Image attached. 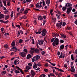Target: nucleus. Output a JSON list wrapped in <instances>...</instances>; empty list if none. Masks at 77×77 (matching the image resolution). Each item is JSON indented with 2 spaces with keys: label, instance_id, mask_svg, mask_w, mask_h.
<instances>
[{
  "label": "nucleus",
  "instance_id": "1",
  "mask_svg": "<svg viewBox=\"0 0 77 77\" xmlns=\"http://www.w3.org/2000/svg\"><path fill=\"white\" fill-rule=\"evenodd\" d=\"M66 7L67 8H68V7L69 8H67L66 13L68 15H69L71 13V12L72 9V7H71L72 6V4L69 2H67L66 4Z\"/></svg>",
  "mask_w": 77,
  "mask_h": 77
},
{
  "label": "nucleus",
  "instance_id": "2",
  "mask_svg": "<svg viewBox=\"0 0 77 77\" xmlns=\"http://www.w3.org/2000/svg\"><path fill=\"white\" fill-rule=\"evenodd\" d=\"M59 40L57 38H56L52 43L53 46H56L59 44Z\"/></svg>",
  "mask_w": 77,
  "mask_h": 77
},
{
  "label": "nucleus",
  "instance_id": "3",
  "mask_svg": "<svg viewBox=\"0 0 77 77\" xmlns=\"http://www.w3.org/2000/svg\"><path fill=\"white\" fill-rule=\"evenodd\" d=\"M40 59V56L39 55H36L32 59V62H35L37 60H38Z\"/></svg>",
  "mask_w": 77,
  "mask_h": 77
},
{
  "label": "nucleus",
  "instance_id": "4",
  "mask_svg": "<svg viewBox=\"0 0 77 77\" xmlns=\"http://www.w3.org/2000/svg\"><path fill=\"white\" fill-rule=\"evenodd\" d=\"M41 32H42V35L43 36H44L46 35L47 34V30L46 29H43L42 31H41Z\"/></svg>",
  "mask_w": 77,
  "mask_h": 77
},
{
  "label": "nucleus",
  "instance_id": "5",
  "mask_svg": "<svg viewBox=\"0 0 77 77\" xmlns=\"http://www.w3.org/2000/svg\"><path fill=\"white\" fill-rule=\"evenodd\" d=\"M19 54L20 56H21L22 57H24L26 56V53L22 52L20 53Z\"/></svg>",
  "mask_w": 77,
  "mask_h": 77
},
{
  "label": "nucleus",
  "instance_id": "6",
  "mask_svg": "<svg viewBox=\"0 0 77 77\" xmlns=\"http://www.w3.org/2000/svg\"><path fill=\"white\" fill-rule=\"evenodd\" d=\"M14 50H15V51L16 52V51H19V49H17L15 47H13L11 48L10 49V51H14Z\"/></svg>",
  "mask_w": 77,
  "mask_h": 77
},
{
  "label": "nucleus",
  "instance_id": "7",
  "mask_svg": "<svg viewBox=\"0 0 77 77\" xmlns=\"http://www.w3.org/2000/svg\"><path fill=\"white\" fill-rule=\"evenodd\" d=\"M65 54H62V53L61 52L60 55L59 57V59H62V58H63V59H64L65 58Z\"/></svg>",
  "mask_w": 77,
  "mask_h": 77
},
{
  "label": "nucleus",
  "instance_id": "8",
  "mask_svg": "<svg viewBox=\"0 0 77 77\" xmlns=\"http://www.w3.org/2000/svg\"><path fill=\"white\" fill-rule=\"evenodd\" d=\"M44 41L43 40H39L38 42V43L40 45H42L43 44V43Z\"/></svg>",
  "mask_w": 77,
  "mask_h": 77
},
{
  "label": "nucleus",
  "instance_id": "9",
  "mask_svg": "<svg viewBox=\"0 0 77 77\" xmlns=\"http://www.w3.org/2000/svg\"><path fill=\"white\" fill-rule=\"evenodd\" d=\"M62 23H63L62 21H61L60 22V23H57L56 24V26L57 27H60V28H61V26H62Z\"/></svg>",
  "mask_w": 77,
  "mask_h": 77
},
{
  "label": "nucleus",
  "instance_id": "10",
  "mask_svg": "<svg viewBox=\"0 0 77 77\" xmlns=\"http://www.w3.org/2000/svg\"><path fill=\"white\" fill-rule=\"evenodd\" d=\"M32 49L33 50L34 53H38L39 51V50L37 48L35 49V48H32Z\"/></svg>",
  "mask_w": 77,
  "mask_h": 77
},
{
  "label": "nucleus",
  "instance_id": "11",
  "mask_svg": "<svg viewBox=\"0 0 77 77\" xmlns=\"http://www.w3.org/2000/svg\"><path fill=\"white\" fill-rule=\"evenodd\" d=\"M14 63L15 65H17L18 64L20 63V61L18 60H15L14 61Z\"/></svg>",
  "mask_w": 77,
  "mask_h": 77
},
{
  "label": "nucleus",
  "instance_id": "12",
  "mask_svg": "<svg viewBox=\"0 0 77 77\" xmlns=\"http://www.w3.org/2000/svg\"><path fill=\"white\" fill-rule=\"evenodd\" d=\"M31 0H23V4H25L26 3H29V2H30Z\"/></svg>",
  "mask_w": 77,
  "mask_h": 77
},
{
  "label": "nucleus",
  "instance_id": "13",
  "mask_svg": "<svg viewBox=\"0 0 77 77\" xmlns=\"http://www.w3.org/2000/svg\"><path fill=\"white\" fill-rule=\"evenodd\" d=\"M31 74L32 77H34V76H35V73L34 72V71L33 70H31Z\"/></svg>",
  "mask_w": 77,
  "mask_h": 77
},
{
  "label": "nucleus",
  "instance_id": "14",
  "mask_svg": "<svg viewBox=\"0 0 77 77\" xmlns=\"http://www.w3.org/2000/svg\"><path fill=\"white\" fill-rule=\"evenodd\" d=\"M71 72H74L75 71V69H74V66H71Z\"/></svg>",
  "mask_w": 77,
  "mask_h": 77
},
{
  "label": "nucleus",
  "instance_id": "15",
  "mask_svg": "<svg viewBox=\"0 0 77 77\" xmlns=\"http://www.w3.org/2000/svg\"><path fill=\"white\" fill-rule=\"evenodd\" d=\"M54 68L55 69H57L58 71H60V72H64V71H63V70L61 69L57 68L56 67H54Z\"/></svg>",
  "mask_w": 77,
  "mask_h": 77
},
{
  "label": "nucleus",
  "instance_id": "16",
  "mask_svg": "<svg viewBox=\"0 0 77 77\" xmlns=\"http://www.w3.org/2000/svg\"><path fill=\"white\" fill-rule=\"evenodd\" d=\"M60 35H61V37H62L63 38H66V35H64L63 33L60 34Z\"/></svg>",
  "mask_w": 77,
  "mask_h": 77
},
{
  "label": "nucleus",
  "instance_id": "17",
  "mask_svg": "<svg viewBox=\"0 0 77 77\" xmlns=\"http://www.w3.org/2000/svg\"><path fill=\"white\" fill-rule=\"evenodd\" d=\"M33 68L34 69H36V68H37L38 67V66H37V64L34 63L33 65Z\"/></svg>",
  "mask_w": 77,
  "mask_h": 77
},
{
  "label": "nucleus",
  "instance_id": "18",
  "mask_svg": "<svg viewBox=\"0 0 77 77\" xmlns=\"http://www.w3.org/2000/svg\"><path fill=\"white\" fill-rule=\"evenodd\" d=\"M32 48H31V50L29 51V52H30V54H33V53H34L35 52H34V50L32 49Z\"/></svg>",
  "mask_w": 77,
  "mask_h": 77
},
{
  "label": "nucleus",
  "instance_id": "19",
  "mask_svg": "<svg viewBox=\"0 0 77 77\" xmlns=\"http://www.w3.org/2000/svg\"><path fill=\"white\" fill-rule=\"evenodd\" d=\"M46 3L48 5V6H49V5L50 3V0H47Z\"/></svg>",
  "mask_w": 77,
  "mask_h": 77
},
{
  "label": "nucleus",
  "instance_id": "20",
  "mask_svg": "<svg viewBox=\"0 0 77 77\" xmlns=\"http://www.w3.org/2000/svg\"><path fill=\"white\" fill-rule=\"evenodd\" d=\"M64 45H61L60 46L59 49L60 50H63V48H64Z\"/></svg>",
  "mask_w": 77,
  "mask_h": 77
},
{
  "label": "nucleus",
  "instance_id": "21",
  "mask_svg": "<svg viewBox=\"0 0 77 77\" xmlns=\"http://www.w3.org/2000/svg\"><path fill=\"white\" fill-rule=\"evenodd\" d=\"M38 20H43V18L41 16H39L38 17Z\"/></svg>",
  "mask_w": 77,
  "mask_h": 77
},
{
  "label": "nucleus",
  "instance_id": "22",
  "mask_svg": "<svg viewBox=\"0 0 77 77\" xmlns=\"http://www.w3.org/2000/svg\"><path fill=\"white\" fill-rule=\"evenodd\" d=\"M5 17V15L3 14H0V20L3 18Z\"/></svg>",
  "mask_w": 77,
  "mask_h": 77
},
{
  "label": "nucleus",
  "instance_id": "23",
  "mask_svg": "<svg viewBox=\"0 0 77 77\" xmlns=\"http://www.w3.org/2000/svg\"><path fill=\"white\" fill-rule=\"evenodd\" d=\"M32 57V55L30 54H29L27 56L26 59H29Z\"/></svg>",
  "mask_w": 77,
  "mask_h": 77
},
{
  "label": "nucleus",
  "instance_id": "24",
  "mask_svg": "<svg viewBox=\"0 0 77 77\" xmlns=\"http://www.w3.org/2000/svg\"><path fill=\"white\" fill-rule=\"evenodd\" d=\"M67 8V7H66V5H65V7H63L62 8L63 11H65V10H66Z\"/></svg>",
  "mask_w": 77,
  "mask_h": 77
},
{
  "label": "nucleus",
  "instance_id": "25",
  "mask_svg": "<svg viewBox=\"0 0 77 77\" xmlns=\"http://www.w3.org/2000/svg\"><path fill=\"white\" fill-rule=\"evenodd\" d=\"M26 69H27V70H29L30 69H31V67L28 66H26Z\"/></svg>",
  "mask_w": 77,
  "mask_h": 77
},
{
  "label": "nucleus",
  "instance_id": "26",
  "mask_svg": "<svg viewBox=\"0 0 77 77\" xmlns=\"http://www.w3.org/2000/svg\"><path fill=\"white\" fill-rule=\"evenodd\" d=\"M14 72H15V73H16V74H18V73H20V71L17 69L14 70Z\"/></svg>",
  "mask_w": 77,
  "mask_h": 77
},
{
  "label": "nucleus",
  "instance_id": "27",
  "mask_svg": "<svg viewBox=\"0 0 77 77\" xmlns=\"http://www.w3.org/2000/svg\"><path fill=\"white\" fill-rule=\"evenodd\" d=\"M3 3L4 4L5 6H6V1L5 0H2Z\"/></svg>",
  "mask_w": 77,
  "mask_h": 77
},
{
  "label": "nucleus",
  "instance_id": "28",
  "mask_svg": "<svg viewBox=\"0 0 77 77\" xmlns=\"http://www.w3.org/2000/svg\"><path fill=\"white\" fill-rule=\"evenodd\" d=\"M33 63H29L28 64V66H29L30 67H31V68H32V64Z\"/></svg>",
  "mask_w": 77,
  "mask_h": 77
},
{
  "label": "nucleus",
  "instance_id": "29",
  "mask_svg": "<svg viewBox=\"0 0 77 77\" xmlns=\"http://www.w3.org/2000/svg\"><path fill=\"white\" fill-rule=\"evenodd\" d=\"M53 35L54 36H55L57 37H58L59 36V34L57 33H54Z\"/></svg>",
  "mask_w": 77,
  "mask_h": 77
},
{
  "label": "nucleus",
  "instance_id": "30",
  "mask_svg": "<svg viewBox=\"0 0 77 77\" xmlns=\"http://www.w3.org/2000/svg\"><path fill=\"white\" fill-rule=\"evenodd\" d=\"M9 18V15L8 14L5 17V20H8Z\"/></svg>",
  "mask_w": 77,
  "mask_h": 77
},
{
  "label": "nucleus",
  "instance_id": "31",
  "mask_svg": "<svg viewBox=\"0 0 77 77\" xmlns=\"http://www.w3.org/2000/svg\"><path fill=\"white\" fill-rule=\"evenodd\" d=\"M39 4L40 3L39 2L36 5V8L38 9H39Z\"/></svg>",
  "mask_w": 77,
  "mask_h": 77
},
{
  "label": "nucleus",
  "instance_id": "32",
  "mask_svg": "<svg viewBox=\"0 0 77 77\" xmlns=\"http://www.w3.org/2000/svg\"><path fill=\"white\" fill-rule=\"evenodd\" d=\"M56 18H54L53 20L52 23H54V24H55V23H56Z\"/></svg>",
  "mask_w": 77,
  "mask_h": 77
},
{
  "label": "nucleus",
  "instance_id": "33",
  "mask_svg": "<svg viewBox=\"0 0 77 77\" xmlns=\"http://www.w3.org/2000/svg\"><path fill=\"white\" fill-rule=\"evenodd\" d=\"M60 15H58L57 14H56V16L57 17V19H58V20H59V19H60Z\"/></svg>",
  "mask_w": 77,
  "mask_h": 77
},
{
  "label": "nucleus",
  "instance_id": "34",
  "mask_svg": "<svg viewBox=\"0 0 77 77\" xmlns=\"http://www.w3.org/2000/svg\"><path fill=\"white\" fill-rule=\"evenodd\" d=\"M11 45H12V46H15V42H12L11 44Z\"/></svg>",
  "mask_w": 77,
  "mask_h": 77
},
{
  "label": "nucleus",
  "instance_id": "35",
  "mask_svg": "<svg viewBox=\"0 0 77 77\" xmlns=\"http://www.w3.org/2000/svg\"><path fill=\"white\" fill-rule=\"evenodd\" d=\"M7 5L8 6H11V3H10V1H8L7 2Z\"/></svg>",
  "mask_w": 77,
  "mask_h": 77
},
{
  "label": "nucleus",
  "instance_id": "36",
  "mask_svg": "<svg viewBox=\"0 0 77 77\" xmlns=\"http://www.w3.org/2000/svg\"><path fill=\"white\" fill-rule=\"evenodd\" d=\"M8 12H9V11H8L6 10L5 11H4V13L5 14H8Z\"/></svg>",
  "mask_w": 77,
  "mask_h": 77
},
{
  "label": "nucleus",
  "instance_id": "37",
  "mask_svg": "<svg viewBox=\"0 0 77 77\" xmlns=\"http://www.w3.org/2000/svg\"><path fill=\"white\" fill-rule=\"evenodd\" d=\"M24 12L25 15H26L28 13V11L27 10H26L24 11Z\"/></svg>",
  "mask_w": 77,
  "mask_h": 77
},
{
  "label": "nucleus",
  "instance_id": "38",
  "mask_svg": "<svg viewBox=\"0 0 77 77\" xmlns=\"http://www.w3.org/2000/svg\"><path fill=\"white\" fill-rule=\"evenodd\" d=\"M71 29V26H68L67 28V30H70Z\"/></svg>",
  "mask_w": 77,
  "mask_h": 77
},
{
  "label": "nucleus",
  "instance_id": "39",
  "mask_svg": "<svg viewBox=\"0 0 77 77\" xmlns=\"http://www.w3.org/2000/svg\"><path fill=\"white\" fill-rule=\"evenodd\" d=\"M57 13H58V14H59V15H61V13L58 10H57Z\"/></svg>",
  "mask_w": 77,
  "mask_h": 77
},
{
  "label": "nucleus",
  "instance_id": "40",
  "mask_svg": "<svg viewBox=\"0 0 77 77\" xmlns=\"http://www.w3.org/2000/svg\"><path fill=\"white\" fill-rule=\"evenodd\" d=\"M23 40L21 39H20L19 41V43H20V44H21V43L23 42Z\"/></svg>",
  "mask_w": 77,
  "mask_h": 77
},
{
  "label": "nucleus",
  "instance_id": "41",
  "mask_svg": "<svg viewBox=\"0 0 77 77\" xmlns=\"http://www.w3.org/2000/svg\"><path fill=\"white\" fill-rule=\"evenodd\" d=\"M3 6V5H2V1L0 0V8H2Z\"/></svg>",
  "mask_w": 77,
  "mask_h": 77
},
{
  "label": "nucleus",
  "instance_id": "42",
  "mask_svg": "<svg viewBox=\"0 0 77 77\" xmlns=\"http://www.w3.org/2000/svg\"><path fill=\"white\" fill-rule=\"evenodd\" d=\"M20 73H21V74H24V72H23V70H22V69H20Z\"/></svg>",
  "mask_w": 77,
  "mask_h": 77
},
{
  "label": "nucleus",
  "instance_id": "43",
  "mask_svg": "<svg viewBox=\"0 0 77 77\" xmlns=\"http://www.w3.org/2000/svg\"><path fill=\"white\" fill-rule=\"evenodd\" d=\"M23 51L26 53H28V51H27V49H24L23 50Z\"/></svg>",
  "mask_w": 77,
  "mask_h": 77
},
{
  "label": "nucleus",
  "instance_id": "44",
  "mask_svg": "<svg viewBox=\"0 0 77 77\" xmlns=\"http://www.w3.org/2000/svg\"><path fill=\"white\" fill-rule=\"evenodd\" d=\"M42 3H43V6H46V5H45V1H43L42 2Z\"/></svg>",
  "mask_w": 77,
  "mask_h": 77
},
{
  "label": "nucleus",
  "instance_id": "45",
  "mask_svg": "<svg viewBox=\"0 0 77 77\" xmlns=\"http://www.w3.org/2000/svg\"><path fill=\"white\" fill-rule=\"evenodd\" d=\"M24 11V8H21L20 10V12H21V13H22Z\"/></svg>",
  "mask_w": 77,
  "mask_h": 77
},
{
  "label": "nucleus",
  "instance_id": "46",
  "mask_svg": "<svg viewBox=\"0 0 77 77\" xmlns=\"http://www.w3.org/2000/svg\"><path fill=\"white\" fill-rule=\"evenodd\" d=\"M71 58L72 60H74V57H73V55H71Z\"/></svg>",
  "mask_w": 77,
  "mask_h": 77
},
{
  "label": "nucleus",
  "instance_id": "47",
  "mask_svg": "<svg viewBox=\"0 0 77 77\" xmlns=\"http://www.w3.org/2000/svg\"><path fill=\"white\" fill-rule=\"evenodd\" d=\"M11 18H12V17H14V14H13V12H11Z\"/></svg>",
  "mask_w": 77,
  "mask_h": 77
},
{
  "label": "nucleus",
  "instance_id": "48",
  "mask_svg": "<svg viewBox=\"0 0 77 77\" xmlns=\"http://www.w3.org/2000/svg\"><path fill=\"white\" fill-rule=\"evenodd\" d=\"M56 39V37H55L54 38H52L51 40V42H53V41H54V39Z\"/></svg>",
  "mask_w": 77,
  "mask_h": 77
},
{
  "label": "nucleus",
  "instance_id": "49",
  "mask_svg": "<svg viewBox=\"0 0 77 77\" xmlns=\"http://www.w3.org/2000/svg\"><path fill=\"white\" fill-rule=\"evenodd\" d=\"M17 36L18 37L20 36V32L19 31H17Z\"/></svg>",
  "mask_w": 77,
  "mask_h": 77
},
{
  "label": "nucleus",
  "instance_id": "50",
  "mask_svg": "<svg viewBox=\"0 0 77 77\" xmlns=\"http://www.w3.org/2000/svg\"><path fill=\"white\" fill-rule=\"evenodd\" d=\"M45 23H46V20H44L43 23V25H45Z\"/></svg>",
  "mask_w": 77,
  "mask_h": 77
},
{
  "label": "nucleus",
  "instance_id": "51",
  "mask_svg": "<svg viewBox=\"0 0 77 77\" xmlns=\"http://www.w3.org/2000/svg\"><path fill=\"white\" fill-rule=\"evenodd\" d=\"M37 66H41V63H40V62H38L37 64Z\"/></svg>",
  "mask_w": 77,
  "mask_h": 77
},
{
  "label": "nucleus",
  "instance_id": "52",
  "mask_svg": "<svg viewBox=\"0 0 77 77\" xmlns=\"http://www.w3.org/2000/svg\"><path fill=\"white\" fill-rule=\"evenodd\" d=\"M16 27H18V28H19V29H20V25H16Z\"/></svg>",
  "mask_w": 77,
  "mask_h": 77
},
{
  "label": "nucleus",
  "instance_id": "53",
  "mask_svg": "<svg viewBox=\"0 0 77 77\" xmlns=\"http://www.w3.org/2000/svg\"><path fill=\"white\" fill-rule=\"evenodd\" d=\"M16 67L17 69H18V70H20V69H20V67H18L17 66H16Z\"/></svg>",
  "mask_w": 77,
  "mask_h": 77
},
{
  "label": "nucleus",
  "instance_id": "54",
  "mask_svg": "<svg viewBox=\"0 0 77 77\" xmlns=\"http://www.w3.org/2000/svg\"><path fill=\"white\" fill-rule=\"evenodd\" d=\"M0 22L1 23H5V21H4L3 20H0Z\"/></svg>",
  "mask_w": 77,
  "mask_h": 77
},
{
  "label": "nucleus",
  "instance_id": "55",
  "mask_svg": "<svg viewBox=\"0 0 77 77\" xmlns=\"http://www.w3.org/2000/svg\"><path fill=\"white\" fill-rule=\"evenodd\" d=\"M60 42L61 44H62V43L64 42V41L63 40H60Z\"/></svg>",
  "mask_w": 77,
  "mask_h": 77
},
{
  "label": "nucleus",
  "instance_id": "56",
  "mask_svg": "<svg viewBox=\"0 0 77 77\" xmlns=\"http://www.w3.org/2000/svg\"><path fill=\"white\" fill-rule=\"evenodd\" d=\"M67 66H67V65L66 64H64V67L65 68H66L67 67Z\"/></svg>",
  "mask_w": 77,
  "mask_h": 77
},
{
  "label": "nucleus",
  "instance_id": "57",
  "mask_svg": "<svg viewBox=\"0 0 77 77\" xmlns=\"http://www.w3.org/2000/svg\"><path fill=\"white\" fill-rule=\"evenodd\" d=\"M41 77H45V74H42L41 76Z\"/></svg>",
  "mask_w": 77,
  "mask_h": 77
},
{
  "label": "nucleus",
  "instance_id": "58",
  "mask_svg": "<svg viewBox=\"0 0 77 77\" xmlns=\"http://www.w3.org/2000/svg\"><path fill=\"white\" fill-rule=\"evenodd\" d=\"M35 33L36 34H40V33H41V32H35Z\"/></svg>",
  "mask_w": 77,
  "mask_h": 77
},
{
  "label": "nucleus",
  "instance_id": "59",
  "mask_svg": "<svg viewBox=\"0 0 77 77\" xmlns=\"http://www.w3.org/2000/svg\"><path fill=\"white\" fill-rule=\"evenodd\" d=\"M44 71H45V72H48V69H44Z\"/></svg>",
  "mask_w": 77,
  "mask_h": 77
},
{
  "label": "nucleus",
  "instance_id": "60",
  "mask_svg": "<svg viewBox=\"0 0 77 77\" xmlns=\"http://www.w3.org/2000/svg\"><path fill=\"white\" fill-rule=\"evenodd\" d=\"M66 25V23L65 22H63V26H65Z\"/></svg>",
  "mask_w": 77,
  "mask_h": 77
},
{
  "label": "nucleus",
  "instance_id": "61",
  "mask_svg": "<svg viewBox=\"0 0 77 77\" xmlns=\"http://www.w3.org/2000/svg\"><path fill=\"white\" fill-rule=\"evenodd\" d=\"M4 47L5 48H8V45H4Z\"/></svg>",
  "mask_w": 77,
  "mask_h": 77
},
{
  "label": "nucleus",
  "instance_id": "62",
  "mask_svg": "<svg viewBox=\"0 0 77 77\" xmlns=\"http://www.w3.org/2000/svg\"><path fill=\"white\" fill-rule=\"evenodd\" d=\"M5 58V56L0 57V59H4Z\"/></svg>",
  "mask_w": 77,
  "mask_h": 77
},
{
  "label": "nucleus",
  "instance_id": "63",
  "mask_svg": "<svg viewBox=\"0 0 77 77\" xmlns=\"http://www.w3.org/2000/svg\"><path fill=\"white\" fill-rule=\"evenodd\" d=\"M4 29H5L4 28H2V29H1V32H3V30H4Z\"/></svg>",
  "mask_w": 77,
  "mask_h": 77
},
{
  "label": "nucleus",
  "instance_id": "64",
  "mask_svg": "<svg viewBox=\"0 0 77 77\" xmlns=\"http://www.w3.org/2000/svg\"><path fill=\"white\" fill-rule=\"evenodd\" d=\"M42 55H44V54H45V51H42V53H41Z\"/></svg>",
  "mask_w": 77,
  "mask_h": 77
}]
</instances>
